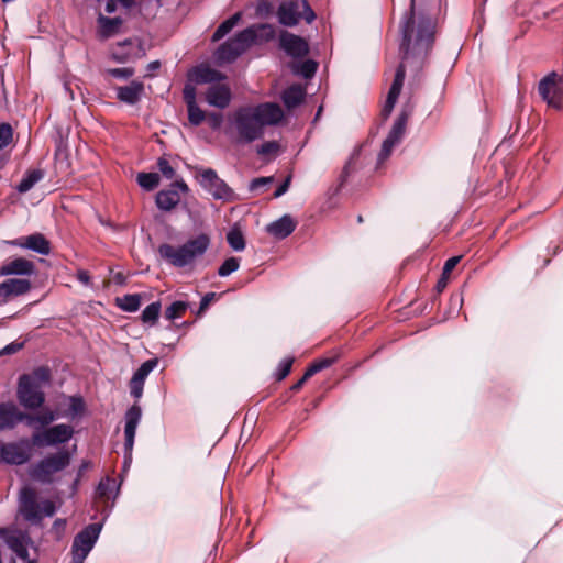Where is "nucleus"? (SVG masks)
Listing matches in <instances>:
<instances>
[{
  "label": "nucleus",
  "mask_w": 563,
  "mask_h": 563,
  "mask_svg": "<svg viewBox=\"0 0 563 563\" xmlns=\"http://www.w3.org/2000/svg\"><path fill=\"white\" fill-rule=\"evenodd\" d=\"M189 188L183 179L172 183L167 189L159 190L156 194L157 208L165 212L172 211L180 202L179 191L187 192Z\"/></svg>",
  "instance_id": "obj_14"
},
{
  "label": "nucleus",
  "mask_w": 563,
  "mask_h": 563,
  "mask_svg": "<svg viewBox=\"0 0 563 563\" xmlns=\"http://www.w3.org/2000/svg\"><path fill=\"white\" fill-rule=\"evenodd\" d=\"M161 68V62L159 60H153L147 64L146 66V76H153V73L158 70Z\"/></svg>",
  "instance_id": "obj_62"
},
{
  "label": "nucleus",
  "mask_w": 563,
  "mask_h": 563,
  "mask_svg": "<svg viewBox=\"0 0 563 563\" xmlns=\"http://www.w3.org/2000/svg\"><path fill=\"white\" fill-rule=\"evenodd\" d=\"M73 437L74 428L66 423H59L33 432L31 442L37 448L56 446L69 442Z\"/></svg>",
  "instance_id": "obj_10"
},
{
  "label": "nucleus",
  "mask_w": 563,
  "mask_h": 563,
  "mask_svg": "<svg viewBox=\"0 0 563 563\" xmlns=\"http://www.w3.org/2000/svg\"><path fill=\"white\" fill-rule=\"evenodd\" d=\"M144 84L139 80H132L129 85L115 88L117 99L128 106L137 104L144 96Z\"/></svg>",
  "instance_id": "obj_20"
},
{
  "label": "nucleus",
  "mask_w": 563,
  "mask_h": 563,
  "mask_svg": "<svg viewBox=\"0 0 563 563\" xmlns=\"http://www.w3.org/2000/svg\"><path fill=\"white\" fill-rule=\"evenodd\" d=\"M69 412L65 417L75 418L84 413L85 401L81 396H69Z\"/></svg>",
  "instance_id": "obj_45"
},
{
  "label": "nucleus",
  "mask_w": 563,
  "mask_h": 563,
  "mask_svg": "<svg viewBox=\"0 0 563 563\" xmlns=\"http://www.w3.org/2000/svg\"><path fill=\"white\" fill-rule=\"evenodd\" d=\"M187 309V302L180 300L174 301L173 303H170V306L166 308L165 318L170 321L176 320L180 318L186 312Z\"/></svg>",
  "instance_id": "obj_43"
},
{
  "label": "nucleus",
  "mask_w": 563,
  "mask_h": 563,
  "mask_svg": "<svg viewBox=\"0 0 563 563\" xmlns=\"http://www.w3.org/2000/svg\"><path fill=\"white\" fill-rule=\"evenodd\" d=\"M227 242L229 246L235 252H241L246 246L244 235L242 231L236 227L231 228L227 233Z\"/></svg>",
  "instance_id": "obj_35"
},
{
  "label": "nucleus",
  "mask_w": 563,
  "mask_h": 563,
  "mask_svg": "<svg viewBox=\"0 0 563 563\" xmlns=\"http://www.w3.org/2000/svg\"><path fill=\"white\" fill-rule=\"evenodd\" d=\"M156 167L166 179H173L175 177L176 172L165 157L157 159Z\"/></svg>",
  "instance_id": "obj_50"
},
{
  "label": "nucleus",
  "mask_w": 563,
  "mask_h": 563,
  "mask_svg": "<svg viewBox=\"0 0 563 563\" xmlns=\"http://www.w3.org/2000/svg\"><path fill=\"white\" fill-rule=\"evenodd\" d=\"M142 418V408L135 402L125 412L124 426V463L123 468L126 470L132 461V451L137 426Z\"/></svg>",
  "instance_id": "obj_12"
},
{
  "label": "nucleus",
  "mask_w": 563,
  "mask_h": 563,
  "mask_svg": "<svg viewBox=\"0 0 563 563\" xmlns=\"http://www.w3.org/2000/svg\"><path fill=\"white\" fill-rule=\"evenodd\" d=\"M35 271L36 268L33 262L23 257H18L8 263H4L0 268V275L31 276L35 274Z\"/></svg>",
  "instance_id": "obj_22"
},
{
  "label": "nucleus",
  "mask_w": 563,
  "mask_h": 563,
  "mask_svg": "<svg viewBox=\"0 0 563 563\" xmlns=\"http://www.w3.org/2000/svg\"><path fill=\"white\" fill-rule=\"evenodd\" d=\"M0 454L7 464L22 465L30 460V448L24 441L5 443L0 446Z\"/></svg>",
  "instance_id": "obj_17"
},
{
  "label": "nucleus",
  "mask_w": 563,
  "mask_h": 563,
  "mask_svg": "<svg viewBox=\"0 0 563 563\" xmlns=\"http://www.w3.org/2000/svg\"><path fill=\"white\" fill-rule=\"evenodd\" d=\"M448 285V277L446 275H443L439 278L435 289L438 292H441Z\"/></svg>",
  "instance_id": "obj_63"
},
{
  "label": "nucleus",
  "mask_w": 563,
  "mask_h": 563,
  "mask_svg": "<svg viewBox=\"0 0 563 563\" xmlns=\"http://www.w3.org/2000/svg\"><path fill=\"white\" fill-rule=\"evenodd\" d=\"M292 363L294 357H285L279 362L275 373V377L277 380H283L288 376V374L291 371Z\"/></svg>",
  "instance_id": "obj_47"
},
{
  "label": "nucleus",
  "mask_w": 563,
  "mask_h": 563,
  "mask_svg": "<svg viewBox=\"0 0 563 563\" xmlns=\"http://www.w3.org/2000/svg\"><path fill=\"white\" fill-rule=\"evenodd\" d=\"M117 0H108L104 5L106 12L109 14L114 13L117 11Z\"/></svg>",
  "instance_id": "obj_64"
},
{
  "label": "nucleus",
  "mask_w": 563,
  "mask_h": 563,
  "mask_svg": "<svg viewBox=\"0 0 563 563\" xmlns=\"http://www.w3.org/2000/svg\"><path fill=\"white\" fill-rule=\"evenodd\" d=\"M290 176H288L278 187L277 189L275 190L274 192V197L275 198H279L282 197L283 195H285L288 189H289V185H290Z\"/></svg>",
  "instance_id": "obj_59"
},
{
  "label": "nucleus",
  "mask_w": 563,
  "mask_h": 563,
  "mask_svg": "<svg viewBox=\"0 0 563 563\" xmlns=\"http://www.w3.org/2000/svg\"><path fill=\"white\" fill-rule=\"evenodd\" d=\"M240 268V258L231 256L228 257L218 268L220 277H228Z\"/></svg>",
  "instance_id": "obj_44"
},
{
  "label": "nucleus",
  "mask_w": 563,
  "mask_h": 563,
  "mask_svg": "<svg viewBox=\"0 0 563 563\" xmlns=\"http://www.w3.org/2000/svg\"><path fill=\"white\" fill-rule=\"evenodd\" d=\"M147 376L143 375L141 372L136 369V372L133 374L129 387H130V395L139 400L143 396L144 390V384Z\"/></svg>",
  "instance_id": "obj_37"
},
{
  "label": "nucleus",
  "mask_w": 563,
  "mask_h": 563,
  "mask_svg": "<svg viewBox=\"0 0 563 563\" xmlns=\"http://www.w3.org/2000/svg\"><path fill=\"white\" fill-rule=\"evenodd\" d=\"M20 512L25 520L37 523L44 517L54 516L56 507L49 499L37 503L35 492L30 487H24L20 492Z\"/></svg>",
  "instance_id": "obj_4"
},
{
  "label": "nucleus",
  "mask_w": 563,
  "mask_h": 563,
  "mask_svg": "<svg viewBox=\"0 0 563 563\" xmlns=\"http://www.w3.org/2000/svg\"><path fill=\"white\" fill-rule=\"evenodd\" d=\"M23 347V343H18V342H12L8 345H5L1 351H0V354L1 355H11V354H14L16 353L18 351H20L21 349Z\"/></svg>",
  "instance_id": "obj_57"
},
{
  "label": "nucleus",
  "mask_w": 563,
  "mask_h": 563,
  "mask_svg": "<svg viewBox=\"0 0 563 563\" xmlns=\"http://www.w3.org/2000/svg\"><path fill=\"white\" fill-rule=\"evenodd\" d=\"M117 306L125 312H135L141 306V296L139 294H128L117 298Z\"/></svg>",
  "instance_id": "obj_33"
},
{
  "label": "nucleus",
  "mask_w": 563,
  "mask_h": 563,
  "mask_svg": "<svg viewBox=\"0 0 563 563\" xmlns=\"http://www.w3.org/2000/svg\"><path fill=\"white\" fill-rule=\"evenodd\" d=\"M13 139L12 126L8 123L0 124V150L5 148Z\"/></svg>",
  "instance_id": "obj_48"
},
{
  "label": "nucleus",
  "mask_w": 563,
  "mask_h": 563,
  "mask_svg": "<svg viewBox=\"0 0 563 563\" xmlns=\"http://www.w3.org/2000/svg\"><path fill=\"white\" fill-rule=\"evenodd\" d=\"M187 76L188 81L195 85H217L225 79V75L206 64L195 66L188 71Z\"/></svg>",
  "instance_id": "obj_18"
},
{
  "label": "nucleus",
  "mask_w": 563,
  "mask_h": 563,
  "mask_svg": "<svg viewBox=\"0 0 563 563\" xmlns=\"http://www.w3.org/2000/svg\"><path fill=\"white\" fill-rule=\"evenodd\" d=\"M137 184L143 189L151 191L159 184V175L156 173H139Z\"/></svg>",
  "instance_id": "obj_40"
},
{
  "label": "nucleus",
  "mask_w": 563,
  "mask_h": 563,
  "mask_svg": "<svg viewBox=\"0 0 563 563\" xmlns=\"http://www.w3.org/2000/svg\"><path fill=\"white\" fill-rule=\"evenodd\" d=\"M356 155H357V153H353L351 155L350 159L344 165L342 173L339 177V188L338 189H341L344 186V184L346 183L351 173L353 172V159L355 158Z\"/></svg>",
  "instance_id": "obj_51"
},
{
  "label": "nucleus",
  "mask_w": 563,
  "mask_h": 563,
  "mask_svg": "<svg viewBox=\"0 0 563 563\" xmlns=\"http://www.w3.org/2000/svg\"><path fill=\"white\" fill-rule=\"evenodd\" d=\"M31 289V282L27 279L9 278L0 284V298L7 300L9 297L22 296Z\"/></svg>",
  "instance_id": "obj_24"
},
{
  "label": "nucleus",
  "mask_w": 563,
  "mask_h": 563,
  "mask_svg": "<svg viewBox=\"0 0 563 563\" xmlns=\"http://www.w3.org/2000/svg\"><path fill=\"white\" fill-rule=\"evenodd\" d=\"M284 119V111L275 102H263L256 106L238 108L231 119L238 142L252 143L264 136L266 126L276 125Z\"/></svg>",
  "instance_id": "obj_2"
},
{
  "label": "nucleus",
  "mask_w": 563,
  "mask_h": 563,
  "mask_svg": "<svg viewBox=\"0 0 563 563\" xmlns=\"http://www.w3.org/2000/svg\"><path fill=\"white\" fill-rule=\"evenodd\" d=\"M461 256H453L445 261L443 266V275H448L459 264Z\"/></svg>",
  "instance_id": "obj_58"
},
{
  "label": "nucleus",
  "mask_w": 563,
  "mask_h": 563,
  "mask_svg": "<svg viewBox=\"0 0 563 563\" xmlns=\"http://www.w3.org/2000/svg\"><path fill=\"white\" fill-rule=\"evenodd\" d=\"M278 22L284 26H295L303 19L308 24L316 19V13L307 0H287L277 10Z\"/></svg>",
  "instance_id": "obj_7"
},
{
  "label": "nucleus",
  "mask_w": 563,
  "mask_h": 563,
  "mask_svg": "<svg viewBox=\"0 0 563 563\" xmlns=\"http://www.w3.org/2000/svg\"><path fill=\"white\" fill-rule=\"evenodd\" d=\"M335 361H336L335 357H324V358L314 361L306 369V377H312L317 373L329 368L330 366H332L335 363Z\"/></svg>",
  "instance_id": "obj_42"
},
{
  "label": "nucleus",
  "mask_w": 563,
  "mask_h": 563,
  "mask_svg": "<svg viewBox=\"0 0 563 563\" xmlns=\"http://www.w3.org/2000/svg\"><path fill=\"white\" fill-rule=\"evenodd\" d=\"M251 29L255 31L256 44L269 42L275 37V29L271 24L262 23L251 25Z\"/></svg>",
  "instance_id": "obj_38"
},
{
  "label": "nucleus",
  "mask_w": 563,
  "mask_h": 563,
  "mask_svg": "<svg viewBox=\"0 0 563 563\" xmlns=\"http://www.w3.org/2000/svg\"><path fill=\"white\" fill-rule=\"evenodd\" d=\"M27 412L21 411L12 401L0 402V431L12 430L19 423L26 424Z\"/></svg>",
  "instance_id": "obj_16"
},
{
  "label": "nucleus",
  "mask_w": 563,
  "mask_h": 563,
  "mask_svg": "<svg viewBox=\"0 0 563 563\" xmlns=\"http://www.w3.org/2000/svg\"><path fill=\"white\" fill-rule=\"evenodd\" d=\"M279 48L292 58H301L309 53V45L307 41L288 31L280 32Z\"/></svg>",
  "instance_id": "obj_15"
},
{
  "label": "nucleus",
  "mask_w": 563,
  "mask_h": 563,
  "mask_svg": "<svg viewBox=\"0 0 563 563\" xmlns=\"http://www.w3.org/2000/svg\"><path fill=\"white\" fill-rule=\"evenodd\" d=\"M208 124L212 130H219L223 123V115L221 113L212 112L207 117Z\"/></svg>",
  "instance_id": "obj_56"
},
{
  "label": "nucleus",
  "mask_w": 563,
  "mask_h": 563,
  "mask_svg": "<svg viewBox=\"0 0 563 563\" xmlns=\"http://www.w3.org/2000/svg\"><path fill=\"white\" fill-rule=\"evenodd\" d=\"M16 398L25 410L36 411L45 404V393L42 386L29 383L27 377H19Z\"/></svg>",
  "instance_id": "obj_11"
},
{
  "label": "nucleus",
  "mask_w": 563,
  "mask_h": 563,
  "mask_svg": "<svg viewBox=\"0 0 563 563\" xmlns=\"http://www.w3.org/2000/svg\"><path fill=\"white\" fill-rule=\"evenodd\" d=\"M210 244V236L200 233L179 245L162 243L157 247V254L167 265L181 269L192 267L206 254Z\"/></svg>",
  "instance_id": "obj_3"
},
{
  "label": "nucleus",
  "mask_w": 563,
  "mask_h": 563,
  "mask_svg": "<svg viewBox=\"0 0 563 563\" xmlns=\"http://www.w3.org/2000/svg\"><path fill=\"white\" fill-rule=\"evenodd\" d=\"M183 97L186 106L196 104V88L191 84H186L183 90Z\"/></svg>",
  "instance_id": "obj_53"
},
{
  "label": "nucleus",
  "mask_w": 563,
  "mask_h": 563,
  "mask_svg": "<svg viewBox=\"0 0 563 563\" xmlns=\"http://www.w3.org/2000/svg\"><path fill=\"white\" fill-rule=\"evenodd\" d=\"M113 489H115V496H117L119 493L120 486L115 484L114 478H112L110 476H106V477L101 478V481L99 482L96 493L99 498H104V497H108V495Z\"/></svg>",
  "instance_id": "obj_39"
},
{
  "label": "nucleus",
  "mask_w": 563,
  "mask_h": 563,
  "mask_svg": "<svg viewBox=\"0 0 563 563\" xmlns=\"http://www.w3.org/2000/svg\"><path fill=\"white\" fill-rule=\"evenodd\" d=\"M187 112L188 121L194 126L200 125L206 119L205 111L197 103L187 106Z\"/></svg>",
  "instance_id": "obj_46"
},
{
  "label": "nucleus",
  "mask_w": 563,
  "mask_h": 563,
  "mask_svg": "<svg viewBox=\"0 0 563 563\" xmlns=\"http://www.w3.org/2000/svg\"><path fill=\"white\" fill-rule=\"evenodd\" d=\"M159 313L161 302L154 301L145 307V309L142 311L141 319L143 323L154 324L158 320Z\"/></svg>",
  "instance_id": "obj_41"
},
{
  "label": "nucleus",
  "mask_w": 563,
  "mask_h": 563,
  "mask_svg": "<svg viewBox=\"0 0 563 563\" xmlns=\"http://www.w3.org/2000/svg\"><path fill=\"white\" fill-rule=\"evenodd\" d=\"M41 409V412L37 415L27 413V427H35L38 424L40 427L44 428L59 418V415L49 408L42 407Z\"/></svg>",
  "instance_id": "obj_29"
},
{
  "label": "nucleus",
  "mask_w": 563,
  "mask_h": 563,
  "mask_svg": "<svg viewBox=\"0 0 563 563\" xmlns=\"http://www.w3.org/2000/svg\"><path fill=\"white\" fill-rule=\"evenodd\" d=\"M233 38L239 47H243V53L253 44H256L255 31L251 26L238 32Z\"/></svg>",
  "instance_id": "obj_36"
},
{
  "label": "nucleus",
  "mask_w": 563,
  "mask_h": 563,
  "mask_svg": "<svg viewBox=\"0 0 563 563\" xmlns=\"http://www.w3.org/2000/svg\"><path fill=\"white\" fill-rule=\"evenodd\" d=\"M297 222L290 214H284L279 219L267 224L266 232L277 240L288 238L296 229Z\"/></svg>",
  "instance_id": "obj_23"
},
{
  "label": "nucleus",
  "mask_w": 563,
  "mask_h": 563,
  "mask_svg": "<svg viewBox=\"0 0 563 563\" xmlns=\"http://www.w3.org/2000/svg\"><path fill=\"white\" fill-rule=\"evenodd\" d=\"M199 185L205 191L210 194L213 199L224 202L238 200L234 190L219 177L218 173L212 168H201L199 170Z\"/></svg>",
  "instance_id": "obj_9"
},
{
  "label": "nucleus",
  "mask_w": 563,
  "mask_h": 563,
  "mask_svg": "<svg viewBox=\"0 0 563 563\" xmlns=\"http://www.w3.org/2000/svg\"><path fill=\"white\" fill-rule=\"evenodd\" d=\"M306 97L303 88L299 85H292L282 93V101L288 110L300 106Z\"/></svg>",
  "instance_id": "obj_28"
},
{
  "label": "nucleus",
  "mask_w": 563,
  "mask_h": 563,
  "mask_svg": "<svg viewBox=\"0 0 563 563\" xmlns=\"http://www.w3.org/2000/svg\"><path fill=\"white\" fill-rule=\"evenodd\" d=\"M560 80L561 78L553 71L542 78L538 85L539 95L548 106L554 109H561L563 104V95L559 87Z\"/></svg>",
  "instance_id": "obj_13"
},
{
  "label": "nucleus",
  "mask_w": 563,
  "mask_h": 563,
  "mask_svg": "<svg viewBox=\"0 0 563 563\" xmlns=\"http://www.w3.org/2000/svg\"><path fill=\"white\" fill-rule=\"evenodd\" d=\"M413 108L415 107L410 101L406 102L401 107V110L396 118L387 137L382 144L380 152L377 156L378 165L383 164L390 156L394 147L402 141L406 133V126L409 118L412 115Z\"/></svg>",
  "instance_id": "obj_6"
},
{
  "label": "nucleus",
  "mask_w": 563,
  "mask_h": 563,
  "mask_svg": "<svg viewBox=\"0 0 563 563\" xmlns=\"http://www.w3.org/2000/svg\"><path fill=\"white\" fill-rule=\"evenodd\" d=\"M97 22L99 36L101 38H109L119 32L123 20L120 16L109 18L99 14Z\"/></svg>",
  "instance_id": "obj_26"
},
{
  "label": "nucleus",
  "mask_w": 563,
  "mask_h": 563,
  "mask_svg": "<svg viewBox=\"0 0 563 563\" xmlns=\"http://www.w3.org/2000/svg\"><path fill=\"white\" fill-rule=\"evenodd\" d=\"M242 18L241 12H236L229 19L224 20L212 34V42H218L223 38L231 30L239 23Z\"/></svg>",
  "instance_id": "obj_31"
},
{
  "label": "nucleus",
  "mask_w": 563,
  "mask_h": 563,
  "mask_svg": "<svg viewBox=\"0 0 563 563\" xmlns=\"http://www.w3.org/2000/svg\"><path fill=\"white\" fill-rule=\"evenodd\" d=\"M415 9L416 0H410L409 9L401 16L399 25L401 35L399 44L401 63L396 69L393 84L382 110V115L385 119L390 115L400 96L407 66L412 65L416 69H419L434 42V22L424 13L416 15Z\"/></svg>",
  "instance_id": "obj_1"
},
{
  "label": "nucleus",
  "mask_w": 563,
  "mask_h": 563,
  "mask_svg": "<svg viewBox=\"0 0 563 563\" xmlns=\"http://www.w3.org/2000/svg\"><path fill=\"white\" fill-rule=\"evenodd\" d=\"M30 538L19 531L12 532L5 537V543L23 561H29Z\"/></svg>",
  "instance_id": "obj_25"
},
{
  "label": "nucleus",
  "mask_w": 563,
  "mask_h": 563,
  "mask_svg": "<svg viewBox=\"0 0 563 563\" xmlns=\"http://www.w3.org/2000/svg\"><path fill=\"white\" fill-rule=\"evenodd\" d=\"M102 528L103 522L89 523L74 537L70 547L73 563H85V560L98 542Z\"/></svg>",
  "instance_id": "obj_5"
},
{
  "label": "nucleus",
  "mask_w": 563,
  "mask_h": 563,
  "mask_svg": "<svg viewBox=\"0 0 563 563\" xmlns=\"http://www.w3.org/2000/svg\"><path fill=\"white\" fill-rule=\"evenodd\" d=\"M70 453L66 449L48 454L34 465L32 476L42 483H52V476L64 471L70 464Z\"/></svg>",
  "instance_id": "obj_8"
},
{
  "label": "nucleus",
  "mask_w": 563,
  "mask_h": 563,
  "mask_svg": "<svg viewBox=\"0 0 563 563\" xmlns=\"http://www.w3.org/2000/svg\"><path fill=\"white\" fill-rule=\"evenodd\" d=\"M206 101L211 107L218 108V109H225L229 107L232 93L230 88L227 85H211L207 91H206Z\"/></svg>",
  "instance_id": "obj_21"
},
{
  "label": "nucleus",
  "mask_w": 563,
  "mask_h": 563,
  "mask_svg": "<svg viewBox=\"0 0 563 563\" xmlns=\"http://www.w3.org/2000/svg\"><path fill=\"white\" fill-rule=\"evenodd\" d=\"M12 246L31 250L41 255L51 253L49 241L42 233H33L8 242Z\"/></svg>",
  "instance_id": "obj_19"
},
{
  "label": "nucleus",
  "mask_w": 563,
  "mask_h": 563,
  "mask_svg": "<svg viewBox=\"0 0 563 563\" xmlns=\"http://www.w3.org/2000/svg\"><path fill=\"white\" fill-rule=\"evenodd\" d=\"M278 148H279V145L277 142L267 141L257 147V154H260V155L274 154L278 151Z\"/></svg>",
  "instance_id": "obj_52"
},
{
  "label": "nucleus",
  "mask_w": 563,
  "mask_h": 563,
  "mask_svg": "<svg viewBox=\"0 0 563 563\" xmlns=\"http://www.w3.org/2000/svg\"><path fill=\"white\" fill-rule=\"evenodd\" d=\"M44 177V173L41 169H31L27 170L22 177L21 181L16 186V190L20 194H25L30 191L35 184H37Z\"/></svg>",
  "instance_id": "obj_30"
},
{
  "label": "nucleus",
  "mask_w": 563,
  "mask_h": 563,
  "mask_svg": "<svg viewBox=\"0 0 563 563\" xmlns=\"http://www.w3.org/2000/svg\"><path fill=\"white\" fill-rule=\"evenodd\" d=\"M159 360L157 357L150 358L141 364L137 368L143 375L147 376L157 367Z\"/></svg>",
  "instance_id": "obj_54"
},
{
  "label": "nucleus",
  "mask_w": 563,
  "mask_h": 563,
  "mask_svg": "<svg viewBox=\"0 0 563 563\" xmlns=\"http://www.w3.org/2000/svg\"><path fill=\"white\" fill-rule=\"evenodd\" d=\"M76 277H77V280L79 283H81L82 285H85V286H89L90 285V275H89V273L87 271L79 269L77 272Z\"/></svg>",
  "instance_id": "obj_60"
},
{
  "label": "nucleus",
  "mask_w": 563,
  "mask_h": 563,
  "mask_svg": "<svg viewBox=\"0 0 563 563\" xmlns=\"http://www.w3.org/2000/svg\"><path fill=\"white\" fill-rule=\"evenodd\" d=\"M242 54L243 47H239L233 37L227 40L216 51L217 59L225 63L234 62Z\"/></svg>",
  "instance_id": "obj_27"
},
{
  "label": "nucleus",
  "mask_w": 563,
  "mask_h": 563,
  "mask_svg": "<svg viewBox=\"0 0 563 563\" xmlns=\"http://www.w3.org/2000/svg\"><path fill=\"white\" fill-rule=\"evenodd\" d=\"M274 178L272 176L269 177H257V178H254L251 180L250 185H249V189L251 191H255L257 190L258 188L261 187H264L271 183H273Z\"/></svg>",
  "instance_id": "obj_55"
},
{
  "label": "nucleus",
  "mask_w": 563,
  "mask_h": 563,
  "mask_svg": "<svg viewBox=\"0 0 563 563\" xmlns=\"http://www.w3.org/2000/svg\"><path fill=\"white\" fill-rule=\"evenodd\" d=\"M214 298H216V294H214V292H207V294L201 298V301H200V310L206 309Z\"/></svg>",
  "instance_id": "obj_61"
},
{
  "label": "nucleus",
  "mask_w": 563,
  "mask_h": 563,
  "mask_svg": "<svg viewBox=\"0 0 563 563\" xmlns=\"http://www.w3.org/2000/svg\"><path fill=\"white\" fill-rule=\"evenodd\" d=\"M20 377H27L29 383L37 386L47 385L51 382V369L46 366H40L34 368L30 374H22Z\"/></svg>",
  "instance_id": "obj_32"
},
{
  "label": "nucleus",
  "mask_w": 563,
  "mask_h": 563,
  "mask_svg": "<svg viewBox=\"0 0 563 563\" xmlns=\"http://www.w3.org/2000/svg\"><path fill=\"white\" fill-rule=\"evenodd\" d=\"M106 73L117 79L128 80L133 77L135 70L133 67H123V68H109Z\"/></svg>",
  "instance_id": "obj_49"
},
{
  "label": "nucleus",
  "mask_w": 563,
  "mask_h": 563,
  "mask_svg": "<svg viewBox=\"0 0 563 563\" xmlns=\"http://www.w3.org/2000/svg\"><path fill=\"white\" fill-rule=\"evenodd\" d=\"M318 69V63L312 59H306L294 65V74L301 76L305 79H311Z\"/></svg>",
  "instance_id": "obj_34"
}]
</instances>
